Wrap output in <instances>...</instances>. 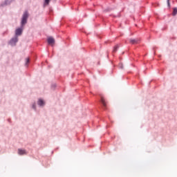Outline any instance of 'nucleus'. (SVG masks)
Segmentation results:
<instances>
[{
  "label": "nucleus",
  "instance_id": "f257e3e1",
  "mask_svg": "<svg viewBox=\"0 0 177 177\" xmlns=\"http://www.w3.org/2000/svg\"><path fill=\"white\" fill-rule=\"evenodd\" d=\"M27 19H28V12L26 11L22 16L21 26H24V24H27Z\"/></svg>",
  "mask_w": 177,
  "mask_h": 177
},
{
  "label": "nucleus",
  "instance_id": "2eb2a0df",
  "mask_svg": "<svg viewBox=\"0 0 177 177\" xmlns=\"http://www.w3.org/2000/svg\"><path fill=\"white\" fill-rule=\"evenodd\" d=\"M6 5H8V3H6Z\"/></svg>",
  "mask_w": 177,
  "mask_h": 177
},
{
  "label": "nucleus",
  "instance_id": "1a4fd4ad",
  "mask_svg": "<svg viewBox=\"0 0 177 177\" xmlns=\"http://www.w3.org/2000/svg\"><path fill=\"white\" fill-rule=\"evenodd\" d=\"M118 48H120L119 45L115 46L113 48V52H115L118 49Z\"/></svg>",
  "mask_w": 177,
  "mask_h": 177
},
{
  "label": "nucleus",
  "instance_id": "f03ea898",
  "mask_svg": "<svg viewBox=\"0 0 177 177\" xmlns=\"http://www.w3.org/2000/svg\"><path fill=\"white\" fill-rule=\"evenodd\" d=\"M47 42L48 45H51V46H53V45H55V39L50 37L47 39Z\"/></svg>",
  "mask_w": 177,
  "mask_h": 177
},
{
  "label": "nucleus",
  "instance_id": "0eeeda50",
  "mask_svg": "<svg viewBox=\"0 0 177 177\" xmlns=\"http://www.w3.org/2000/svg\"><path fill=\"white\" fill-rule=\"evenodd\" d=\"M23 32V29L21 28H17L16 30H15V34L16 35H21V33Z\"/></svg>",
  "mask_w": 177,
  "mask_h": 177
},
{
  "label": "nucleus",
  "instance_id": "ddd939ff",
  "mask_svg": "<svg viewBox=\"0 0 177 177\" xmlns=\"http://www.w3.org/2000/svg\"><path fill=\"white\" fill-rule=\"evenodd\" d=\"M167 5H168V6H169V0H167Z\"/></svg>",
  "mask_w": 177,
  "mask_h": 177
},
{
  "label": "nucleus",
  "instance_id": "20e7f679",
  "mask_svg": "<svg viewBox=\"0 0 177 177\" xmlns=\"http://www.w3.org/2000/svg\"><path fill=\"white\" fill-rule=\"evenodd\" d=\"M129 42L132 45H136V44H138L139 39H130Z\"/></svg>",
  "mask_w": 177,
  "mask_h": 177
},
{
  "label": "nucleus",
  "instance_id": "4468645a",
  "mask_svg": "<svg viewBox=\"0 0 177 177\" xmlns=\"http://www.w3.org/2000/svg\"><path fill=\"white\" fill-rule=\"evenodd\" d=\"M33 109H35V104L32 105Z\"/></svg>",
  "mask_w": 177,
  "mask_h": 177
},
{
  "label": "nucleus",
  "instance_id": "6e6552de",
  "mask_svg": "<svg viewBox=\"0 0 177 177\" xmlns=\"http://www.w3.org/2000/svg\"><path fill=\"white\" fill-rule=\"evenodd\" d=\"M38 104L39 106H44V104H45V102H44V100L39 99L38 101Z\"/></svg>",
  "mask_w": 177,
  "mask_h": 177
},
{
  "label": "nucleus",
  "instance_id": "9b49d317",
  "mask_svg": "<svg viewBox=\"0 0 177 177\" xmlns=\"http://www.w3.org/2000/svg\"><path fill=\"white\" fill-rule=\"evenodd\" d=\"M49 2H50V0H45V3L46 5H49Z\"/></svg>",
  "mask_w": 177,
  "mask_h": 177
},
{
  "label": "nucleus",
  "instance_id": "9d476101",
  "mask_svg": "<svg viewBox=\"0 0 177 177\" xmlns=\"http://www.w3.org/2000/svg\"><path fill=\"white\" fill-rule=\"evenodd\" d=\"M176 14H177V8H174V11H173V15H174V16H176Z\"/></svg>",
  "mask_w": 177,
  "mask_h": 177
},
{
  "label": "nucleus",
  "instance_id": "f8f14e48",
  "mask_svg": "<svg viewBox=\"0 0 177 177\" xmlns=\"http://www.w3.org/2000/svg\"><path fill=\"white\" fill-rule=\"evenodd\" d=\"M30 62V59L26 58V63H28Z\"/></svg>",
  "mask_w": 177,
  "mask_h": 177
},
{
  "label": "nucleus",
  "instance_id": "423d86ee",
  "mask_svg": "<svg viewBox=\"0 0 177 177\" xmlns=\"http://www.w3.org/2000/svg\"><path fill=\"white\" fill-rule=\"evenodd\" d=\"M18 154H19V156H24V154H27V153L26 152V150L19 149H18Z\"/></svg>",
  "mask_w": 177,
  "mask_h": 177
},
{
  "label": "nucleus",
  "instance_id": "39448f33",
  "mask_svg": "<svg viewBox=\"0 0 177 177\" xmlns=\"http://www.w3.org/2000/svg\"><path fill=\"white\" fill-rule=\"evenodd\" d=\"M17 41H19V39L17 38V37L12 38L10 41L11 45H16V42H17Z\"/></svg>",
  "mask_w": 177,
  "mask_h": 177
},
{
  "label": "nucleus",
  "instance_id": "7ed1b4c3",
  "mask_svg": "<svg viewBox=\"0 0 177 177\" xmlns=\"http://www.w3.org/2000/svg\"><path fill=\"white\" fill-rule=\"evenodd\" d=\"M101 103L102 104L104 109L107 107V103H106V100L103 96H101Z\"/></svg>",
  "mask_w": 177,
  "mask_h": 177
}]
</instances>
